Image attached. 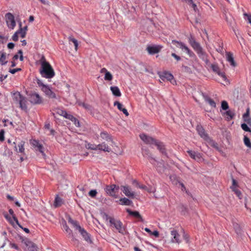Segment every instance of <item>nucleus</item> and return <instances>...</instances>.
<instances>
[{
  "label": "nucleus",
  "mask_w": 251,
  "mask_h": 251,
  "mask_svg": "<svg viewBox=\"0 0 251 251\" xmlns=\"http://www.w3.org/2000/svg\"><path fill=\"white\" fill-rule=\"evenodd\" d=\"M41 68L40 73L42 76L46 78H51L55 75V72L50 64L43 56L40 59Z\"/></svg>",
  "instance_id": "f257e3e1"
},
{
  "label": "nucleus",
  "mask_w": 251,
  "mask_h": 251,
  "mask_svg": "<svg viewBox=\"0 0 251 251\" xmlns=\"http://www.w3.org/2000/svg\"><path fill=\"white\" fill-rule=\"evenodd\" d=\"M13 100L14 103L18 104L22 110L25 112L27 111V100L20 92H16L13 93Z\"/></svg>",
  "instance_id": "f03ea898"
},
{
  "label": "nucleus",
  "mask_w": 251,
  "mask_h": 251,
  "mask_svg": "<svg viewBox=\"0 0 251 251\" xmlns=\"http://www.w3.org/2000/svg\"><path fill=\"white\" fill-rule=\"evenodd\" d=\"M197 130L201 138L206 141H209L211 142V146L214 148H218V144L210 139L207 134L205 132V130L201 126H197Z\"/></svg>",
  "instance_id": "7ed1b4c3"
},
{
  "label": "nucleus",
  "mask_w": 251,
  "mask_h": 251,
  "mask_svg": "<svg viewBox=\"0 0 251 251\" xmlns=\"http://www.w3.org/2000/svg\"><path fill=\"white\" fill-rule=\"evenodd\" d=\"M107 219H109V223L111 226H113L119 232L124 234L125 232V229L123 226V223L118 220H115L114 218L108 217Z\"/></svg>",
  "instance_id": "20e7f679"
},
{
  "label": "nucleus",
  "mask_w": 251,
  "mask_h": 251,
  "mask_svg": "<svg viewBox=\"0 0 251 251\" xmlns=\"http://www.w3.org/2000/svg\"><path fill=\"white\" fill-rule=\"evenodd\" d=\"M172 43L176 47L181 49L182 50L185 51L190 57H193L195 56L194 53L191 51L189 49V48L186 46L183 43L175 40H172Z\"/></svg>",
  "instance_id": "39448f33"
},
{
  "label": "nucleus",
  "mask_w": 251,
  "mask_h": 251,
  "mask_svg": "<svg viewBox=\"0 0 251 251\" xmlns=\"http://www.w3.org/2000/svg\"><path fill=\"white\" fill-rule=\"evenodd\" d=\"M195 51L197 52L200 58L205 61L206 63L208 62V54L204 51L201 45H199L194 49Z\"/></svg>",
  "instance_id": "423d86ee"
},
{
  "label": "nucleus",
  "mask_w": 251,
  "mask_h": 251,
  "mask_svg": "<svg viewBox=\"0 0 251 251\" xmlns=\"http://www.w3.org/2000/svg\"><path fill=\"white\" fill-rule=\"evenodd\" d=\"M119 189V187L115 184L106 186L105 190L106 193L110 196L117 198V193Z\"/></svg>",
  "instance_id": "0eeeda50"
},
{
  "label": "nucleus",
  "mask_w": 251,
  "mask_h": 251,
  "mask_svg": "<svg viewBox=\"0 0 251 251\" xmlns=\"http://www.w3.org/2000/svg\"><path fill=\"white\" fill-rule=\"evenodd\" d=\"M159 77L163 81L166 80L169 81L173 85L176 84V81L174 79L173 75L168 72L159 73Z\"/></svg>",
  "instance_id": "6e6552de"
},
{
  "label": "nucleus",
  "mask_w": 251,
  "mask_h": 251,
  "mask_svg": "<svg viewBox=\"0 0 251 251\" xmlns=\"http://www.w3.org/2000/svg\"><path fill=\"white\" fill-rule=\"evenodd\" d=\"M5 19L8 27L14 29L16 26V22L13 15L11 13H7L5 14Z\"/></svg>",
  "instance_id": "1a4fd4ad"
},
{
  "label": "nucleus",
  "mask_w": 251,
  "mask_h": 251,
  "mask_svg": "<svg viewBox=\"0 0 251 251\" xmlns=\"http://www.w3.org/2000/svg\"><path fill=\"white\" fill-rule=\"evenodd\" d=\"M140 139L146 144L152 145L155 144V142L156 141V139L153 138V137L148 136L145 133L140 134Z\"/></svg>",
  "instance_id": "9d476101"
},
{
  "label": "nucleus",
  "mask_w": 251,
  "mask_h": 251,
  "mask_svg": "<svg viewBox=\"0 0 251 251\" xmlns=\"http://www.w3.org/2000/svg\"><path fill=\"white\" fill-rule=\"evenodd\" d=\"M163 48L161 45L149 46L147 48V50L150 54H154L160 51Z\"/></svg>",
  "instance_id": "9b49d317"
},
{
  "label": "nucleus",
  "mask_w": 251,
  "mask_h": 251,
  "mask_svg": "<svg viewBox=\"0 0 251 251\" xmlns=\"http://www.w3.org/2000/svg\"><path fill=\"white\" fill-rule=\"evenodd\" d=\"M61 115L73 122L75 126L79 127L80 126L79 121L77 120V119L74 117L72 115L68 114L66 111L61 112Z\"/></svg>",
  "instance_id": "f8f14e48"
},
{
  "label": "nucleus",
  "mask_w": 251,
  "mask_h": 251,
  "mask_svg": "<svg viewBox=\"0 0 251 251\" xmlns=\"http://www.w3.org/2000/svg\"><path fill=\"white\" fill-rule=\"evenodd\" d=\"M29 101L31 103L36 104H40L42 102V98L39 94L36 93H33L30 95L29 97Z\"/></svg>",
  "instance_id": "ddd939ff"
},
{
  "label": "nucleus",
  "mask_w": 251,
  "mask_h": 251,
  "mask_svg": "<svg viewBox=\"0 0 251 251\" xmlns=\"http://www.w3.org/2000/svg\"><path fill=\"white\" fill-rule=\"evenodd\" d=\"M30 144L36 151H39L43 155H45V153L43 151V147L41 144L39 143L38 140L34 139L30 141Z\"/></svg>",
  "instance_id": "4468645a"
},
{
  "label": "nucleus",
  "mask_w": 251,
  "mask_h": 251,
  "mask_svg": "<svg viewBox=\"0 0 251 251\" xmlns=\"http://www.w3.org/2000/svg\"><path fill=\"white\" fill-rule=\"evenodd\" d=\"M121 190L127 197L131 198H134L135 193L132 191L131 188L129 186H121Z\"/></svg>",
  "instance_id": "2eb2a0df"
},
{
  "label": "nucleus",
  "mask_w": 251,
  "mask_h": 251,
  "mask_svg": "<svg viewBox=\"0 0 251 251\" xmlns=\"http://www.w3.org/2000/svg\"><path fill=\"white\" fill-rule=\"evenodd\" d=\"M171 235L172 236V242L173 243H177L179 244L181 242L180 235L176 230H172L171 231Z\"/></svg>",
  "instance_id": "dca6fc26"
},
{
  "label": "nucleus",
  "mask_w": 251,
  "mask_h": 251,
  "mask_svg": "<svg viewBox=\"0 0 251 251\" xmlns=\"http://www.w3.org/2000/svg\"><path fill=\"white\" fill-rule=\"evenodd\" d=\"M24 244L27 247L29 251H37L38 248L36 245L28 239L25 240Z\"/></svg>",
  "instance_id": "f3484780"
},
{
  "label": "nucleus",
  "mask_w": 251,
  "mask_h": 251,
  "mask_svg": "<svg viewBox=\"0 0 251 251\" xmlns=\"http://www.w3.org/2000/svg\"><path fill=\"white\" fill-rule=\"evenodd\" d=\"M42 91H43L46 95L49 98L55 99V94L49 88V86H44L42 88Z\"/></svg>",
  "instance_id": "a211bd4d"
},
{
  "label": "nucleus",
  "mask_w": 251,
  "mask_h": 251,
  "mask_svg": "<svg viewBox=\"0 0 251 251\" xmlns=\"http://www.w3.org/2000/svg\"><path fill=\"white\" fill-rule=\"evenodd\" d=\"M154 145L157 147V149L162 154L164 155L167 154L166 148L163 143L157 140L155 142Z\"/></svg>",
  "instance_id": "6ab92c4d"
},
{
  "label": "nucleus",
  "mask_w": 251,
  "mask_h": 251,
  "mask_svg": "<svg viewBox=\"0 0 251 251\" xmlns=\"http://www.w3.org/2000/svg\"><path fill=\"white\" fill-rule=\"evenodd\" d=\"M93 150H100L103 151H104L110 152L111 151V149L108 147V146L105 143H102L96 146L95 148H93Z\"/></svg>",
  "instance_id": "aec40b11"
},
{
  "label": "nucleus",
  "mask_w": 251,
  "mask_h": 251,
  "mask_svg": "<svg viewBox=\"0 0 251 251\" xmlns=\"http://www.w3.org/2000/svg\"><path fill=\"white\" fill-rule=\"evenodd\" d=\"M79 232L80 233L81 235L82 236L84 239L87 241L88 243H91L92 241L91 240L90 235L89 233L84 229L83 228H81L79 229Z\"/></svg>",
  "instance_id": "412c9836"
},
{
  "label": "nucleus",
  "mask_w": 251,
  "mask_h": 251,
  "mask_svg": "<svg viewBox=\"0 0 251 251\" xmlns=\"http://www.w3.org/2000/svg\"><path fill=\"white\" fill-rule=\"evenodd\" d=\"M126 212L128 213V214L130 216H132L137 219H138L140 221L143 222V219L142 217L140 214L139 212L136 211H132L130 209H126Z\"/></svg>",
  "instance_id": "4be33fe9"
},
{
  "label": "nucleus",
  "mask_w": 251,
  "mask_h": 251,
  "mask_svg": "<svg viewBox=\"0 0 251 251\" xmlns=\"http://www.w3.org/2000/svg\"><path fill=\"white\" fill-rule=\"evenodd\" d=\"M226 60L230 63V65L235 67L236 65V62L234 61L233 54L230 52L226 53Z\"/></svg>",
  "instance_id": "5701e85b"
},
{
  "label": "nucleus",
  "mask_w": 251,
  "mask_h": 251,
  "mask_svg": "<svg viewBox=\"0 0 251 251\" xmlns=\"http://www.w3.org/2000/svg\"><path fill=\"white\" fill-rule=\"evenodd\" d=\"M114 106H117L118 109L122 111L126 116H128L129 115V113L127 112V110L124 107H123V105L122 103L118 101H116L114 103Z\"/></svg>",
  "instance_id": "b1692460"
},
{
  "label": "nucleus",
  "mask_w": 251,
  "mask_h": 251,
  "mask_svg": "<svg viewBox=\"0 0 251 251\" xmlns=\"http://www.w3.org/2000/svg\"><path fill=\"white\" fill-rule=\"evenodd\" d=\"M19 25L20 29L16 32H18V35L19 34L22 38H24L25 37L26 31L27 30V26H25L24 27L22 28L21 23H20Z\"/></svg>",
  "instance_id": "393cba45"
},
{
  "label": "nucleus",
  "mask_w": 251,
  "mask_h": 251,
  "mask_svg": "<svg viewBox=\"0 0 251 251\" xmlns=\"http://www.w3.org/2000/svg\"><path fill=\"white\" fill-rule=\"evenodd\" d=\"M243 119L247 124L251 125V118L250 117V109L248 108L246 112L243 115Z\"/></svg>",
  "instance_id": "a878e982"
},
{
  "label": "nucleus",
  "mask_w": 251,
  "mask_h": 251,
  "mask_svg": "<svg viewBox=\"0 0 251 251\" xmlns=\"http://www.w3.org/2000/svg\"><path fill=\"white\" fill-rule=\"evenodd\" d=\"M187 152L190 156L195 160H199L201 158V155L200 153L191 150L187 151Z\"/></svg>",
  "instance_id": "bb28decb"
},
{
  "label": "nucleus",
  "mask_w": 251,
  "mask_h": 251,
  "mask_svg": "<svg viewBox=\"0 0 251 251\" xmlns=\"http://www.w3.org/2000/svg\"><path fill=\"white\" fill-rule=\"evenodd\" d=\"M189 43L191 46V47L193 48V49H194L198 46H199L200 44L199 43L197 42L194 37L192 35H190L188 39Z\"/></svg>",
  "instance_id": "cd10ccee"
},
{
  "label": "nucleus",
  "mask_w": 251,
  "mask_h": 251,
  "mask_svg": "<svg viewBox=\"0 0 251 251\" xmlns=\"http://www.w3.org/2000/svg\"><path fill=\"white\" fill-rule=\"evenodd\" d=\"M25 142L23 141H20L18 144V148H19L18 151L17 147H15L16 150L17 152L24 154L25 152Z\"/></svg>",
  "instance_id": "c85d7f7f"
},
{
  "label": "nucleus",
  "mask_w": 251,
  "mask_h": 251,
  "mask_svg": "<svg viewBox=\"0 0 251 251\" xmlns=\"http://www.w3.org/2000/svg\"><path fill=\"white\" fill-rule=\"evenodd\" d=\"M110 90L113 95L116 97H120L121 96V93L117 86H111L110 87Z\"/></svg>",
  "instance_id": "c756f323"
},
{
  "label": "nucleus",
  "mask_w": 251,
  "mask_h": 251,
  "mask_svg": "<svg viewBox=\"0 0 251 251\" xmlns=\"http://www.w3.org/2000/svg\"><path fill=\"white\" fill-rule=\"evenodd\" d=\"M63 200L61 198L58 197V196H56V197H55L54 201L53 206L55 207H60V206H61V205L63 204Z\"/></svg>",
  "instance_id": "7c9ffc66"
},
{
  "label": "nucleus",
  "mask_w": 251,
  "mask_h": 251,
  "mask_svg": "<svg viewBox=\"0 0 251 251\" xmlns=\"http://www.w3.org/2000/svg\"><path fill=\"white\" fill-rule=\"evenodd\" d=\"M120 201L121 202L120 204L122 205H130L132 203L131 201L126 198H121Z\"/></svg>",
  "instance_id": "2f4dec72"
},
{
  "label": "nucleus",
  "mask_w": 251,
  "mask_h": 251,
  "mask_svg": "<svg viewBox=\"0 0 251 251\" xmlns=\"http://www.w3.org/2000/svg\"><path fill=\"white\" fill-rule=\"evenodd\" d=\"M205 101L207 102L212 107L215 108L216 106V104L215 102L211 99L210 98L205 96L204 97Z\"/></svg>",
  "instance_id": "473e14b6"
},
{
  "label": "nucleus",
  "mask_w": 251,
  "mask_h": 251,
  "mask_svg": "<svg viewBox=\"0 0 251 251\" xmlns=\"http://www.w3.org/2000/svg\"><path fill=\"white\" fill-rule=\"evenodd\" d=\"M100 136L103 139L106 140L107 141H111V138L108 133L106 131L101 132L100 134Z\"/></svg>",
  "instance_id": "72a5a7b5"
},
{
  "label": "nucleus",
  "mask_w": 251,
  "mask_h": 251,
  "mask_svg": "<svg viewBox=\"0 0 251 251\" xmlns=\"http://www.w3.org/2000/svg\"><path fill=\"white\" fill-rule=\"evenodd\" d=\"M6 63L5 53L0 52V64L1 65H3L6 64Z\"/></svg>",
  "instance_id": "f704fd0d"
},
{
  "label": "nucleus",
  "mask_w": 251,
  "mask_h": 251,
  "mask_svg": "<svg viewBox=\"0 0 251 251\" xmlns=\"http://www.w3.org/2000/svg\"><path fill=\"white\" fill-rule=\"evenodd\" d=\"M230 188L231 189L232 191L234 192V193L239 199L241 200L242 199V194L239 190L235 188V187H230Z\"/></svg>",
  "instance_id": "c9c22d12"
},
{
  "label": "nucleus",
  "mask_w": 251,
  "mask_h": 251,
  "mask_svg": "<svg viewBox=\"0 0 251 251\" xmlns=\"http://www.w3.org/2000/svg\"><path fill=\"white\" fill-rule=\"evenodd\" d=\"M69 222L71 223L75 228L76 229L79 230L80 229L81 227L79 225L78 223L76 221H74L71 219L69 220Z\"/></svg>",
  "instance_id": "e433bc0d"
},
{
  "label": "nucleus",
  "mask_w": 251,
  "mask_h": 251,
  "mask_svg": "<svg viewBox=\"0 0 251 251\" xmlns=\"http://www.w3.org/2000/svg\"><path fill=\"white\" fill-rule=\"evenodd\" d=\"M68 39H69V42H72L74 44L75 48V51H77V49H78V42H77V40H76L75 39L73 38L72 36L69 37Z\"/></svg>",
  "instance_id": "4c0bfd02"
},
{
  "label": "nucleus",
  "mask_w": 251,
  "mask_h": 251,
  "mask_svg": "<svg viewBox=\"0 0 251 251\" xmlns=\"http://www.w3.org/2000/svg\"><path fill=\"white\" fill-rule=\"evenodd\" d=\"M244 143L247 147L251 149V143L250 140L246 135H244Z\"/></svg>",
  "instance_id": "58836bf2"
},
{
  "label": "nucleus",
  "mask_w": 251,
  "mask_h": 251,
  "mask_svg": "<svg viewBox=\"0 0 251 251\" xmlns=\"http://www.w3.org/2000/svg\"><path fill=\"white\" fill-rule=\"evenodd\" d=\"M133 184H135L136 187H138L140 189L147 190L148 191V190L147 189V187L145 185H143V184H140L136 180H134L133 181Z\"/></svg>",
  "instance_id": "ea45409f"
},
{
  "label": "nucleus",
  "mask_w": 251,
  "mask_h": 251,
  "mask_svg": "<svg viewBox=\"0 0 251 251\" xmlns=\"http://www.w3.org/2000/svg\"><path fill=\"white\" fill-rule=\"evenodd\" d=\"M13 218H14V220H15V222L16 223V224L19 226L20 227L22 228L26 233H29V230L27 228L23 227L22 226H21L20 225L19 221L16 217L13 216Z\"/></svg>",
  "instance_id": "a19ab883"
},
{
  "label": "nucleus",
  "mask_w": 251,
  "mask_h": 251,
  "mask_svg": "<svg viewBox=\"0 0 251 251\" xmlns=\"http://www.w3.org/2000/svg\"><path fill=\"white\" fill-rule=\"evenodd\" d=\"M113 79V76L112 74L109 72H106L105 74L104 79L105 80L110 81Z\"/></svg>",
  "instance_id": "79ce46f5"
},
{
  "label": "nucleus",
  "mask_w": 251,
  "mask_h": 251,
  "mask_svg": "<svg viewBox=\"0 0 251 251\" xmlns=\"http://www.w3.org/2000/svg\"><path fill=\"white\" fill-rule=\"evenodd\" d=\"M4 217L9 222L10 224H11L12 225H13L14 221H15L14 218H12L10 216H9L7 214H5Z\"/></svg>",
  "instance_id": "37998d69"
},
{
  "label": "nucleus",
  "mask_w": 251,
  "mask_h": 251,
  "mask_svg": "<svg viewBox=\"0 0 251 251\" xmlns=\"http://www.w3.org/2000/svg\"><path fill=\"white\" fill-rule=\"evenodd\" d=\"M241 127L244 131L251 132V129L248 127L247 123L242 124Z\"/></svg>",
  "instance_id": "c03bdc74"
},
{
  "label": "nucleus",
  "mask_w": 251,
  "mask_h": 251,
  "mask_svg": "<svg viewBox=\"0 0 251 251\" xmlns=\"http://www.w3.org/2000/svg\"><path fill=\"white\" fill-rule=\"evenodd\" d=\"M221 107L222 108L225 110L228 109L229 108L227 102L225 100H224L222 102Z\"/></svg>",
  "instance_id": "a18cd8bd"
},
{
  "label": "nucleus",
  "mask_w": 251,
  "mask_h": 251,
  "mask_svg": "<svg viewBox=\"0 0 251 251\" xmlns=\"http://www.w3.org/2000/svg\"><path fill=\"white\" fill-rule=\"evenodd\" d=\"M211 67L214 72L218 74L220 72V69L217 64H212Z\"/></svg>",
  "instance_id": "49530a36"
},
{
  "label": "nucleus",
  "mask_w": 251,
  "mask_h": 251,
  "mask_svg": "<svg viewBox=\"0 0 251 251\" xmlns=\"http://www.w3.org/2000/svg\"><path fill=\"white\" fill-rule=\"evenodd\" d=\"M245 20H247L248 22L251 24V14H249L246 13L243 14Z\"/></svg>",
  "instance_id": "de8ad7c7"
},
{
  "label": "nucleus",
  "mask_w": 251,
  "mask_h": 251,
  "mask_svg": "<svg viewBox=\"0 0 251 251\" xmlns=\"http://www.w3.org/2000/svg\"><path fill=\"white\" fill-rule=\"evenodd\" d=\"M97 194V191L96 190H91L89 192V195L92 198H95Z\"/></svg>",
  "instance_id": "09e8293b"
},
{
  "label": "nucleus",
  "mask_w": 251,
  "mask_h": 251,
  "mask_svg": "<svg viewBox=\"0 0 251 251\" xmlns=\"http://www.w3.org/2000/svg\"><path fill=\"white\" fill-rule=\"evenodd\" d=\"M4 131L3 129L0 131V141L3 142L4 140Z\"/></svg>",
  "instance_id": "8fccbe9b"
},
{
  "label": "nucleus",
  "mask_w": 251,
  "mask_h": 251,
  "mask_svg": "<svg viewBox=\"0 0 251 251\" xmlns=\"http://www.w3.org/2000/svg\"><path fill=\"white\" fill-rule=\"evenodd\" d=\"M63 227H64V228L65 230V231L68 233H69V234H72V230L70 229L69 226L66 224L63 226Z\"/></svg>",
  "instance_id": "3c124183"
},
{
  "label": "nucleus",
  "mask_w": 251,
  "mask_h": 251,
  "mask_svg": "<svg viewBox=\"0 0 251 251\" xmlns=\"http://www.w3.org/2000/svg\"><path fill=\"white\" fill-rule=\"evenodd\" d=\"M218 75L220 76H221V77L223 78V79L224 80H225H225H226V75H225V73H224V72H221L220 71L219 73H218Z\"/></svg>",
  "instance_id": "603ef678"
},
{
  "label": "nucleus",
  "mask_w": 251,
  "mask_h": 251,
  "mask_svg": "<svg viewBox=\"0 0 251 251\" xmlns=\"http://www.w3.org/2000/svg\"><path fill=\"white\" fill-rule=\"evenodd\" d=\"M225 114H226V115H227L228 117H229V119H231L233 118V114L230 110L226 111Z\"/></svg>",
  "instance_id": "864d4df0"
},
{
  "label": "nucleus",
  "mask_w": 251,
  "mask_h": 251,
  "mask_svg": "<svg viewBox=\"0 0 251 251\" xmlns=\"http://www.w3.org/2000/svg\"><path fill=\"white\" fill-rule=\"evenodd\" d=\"M21 70V69L20 68H16V69H10L9 72L11 73L12 74H14L16 72L20 71Z\"/></svg>",
  "instance_id": "5fc2aeb1"
},
{
  "label": "nucleus",
  "mask_w": 251,
  "mask_h": 251,
  "mask_svg": "<svg viewBox=\"0 0 251 251\" xmlns=\"http://www.w3.org/2000/svg\"><path fill=\"white\" fill-rule=\"evenodd\" d=\"M12 40L14 41H17L18 40V32H16L12 36Z\"/></svg>",
  "instance_id": "6e6d98bb"
},
{
  "label": "nucleus",
  "mask_w": 251,
  "mask_h": 251,
  "mask_svg": "<svg viewBox=\"0 0 251 251\" xmlns=\"http://www.w3.org/2000/svg\"><path fill=\"white\" fill-rule=\"evenodd\" d=\"M171 55H172V56L174 57L175 58V59H176L177 61H180L181 59L180 57L178 55H176L175 53H172Z\"/></svg>",
  "instance_id": "4d7b16f0"
},
{
  "label": "nucleus",
  "mask_w": 251,
  "mask_h": 251,
  "mask_svg": "<svg viewBox=\"0 0 251 251\" xmlns=\"http://www.w3.org/2000/svg\"><path fill=\"white\" fill-rule=\"evenodd\" d=\"M37 84L39 85V86L41 87L42 90L44 86H48L47 85L44 84L40 80H38Z\"/></svg>",
  "instance_id": "13d9d810"
},
{
  "label": "nucleus",
  "mask_w": 251,
  "mask_h": 251,
  "mask_svg": "<svg viewBox=\"0 0 251 251\" xmlns=\"http://www.w3.org/2000/svg\"><path fill=\"white\" fill-rule=\"evenodd\" d=\"M184 239L186 241V242L188 243L189 242V236L187 234H186L184 232L183 235Z\"/></svg>",
  "instance_id": "bf43d9fd"
},
{
  "label": "nucleus",
  "mask_w": 251,
  "mask_h": 251,
  "mask_svg": "<svg viewBox=\"0 0 251 251\" xmlns=\"http://www.w3.org/2000/svg\"><path fill=\"white\" fill-rule=\"evenodd\" d=\"M7 77V75H3L0 73V80L2 82Z\"/></svg>",
  "instance_id": "052dcab7"
},
{
  "label": "nucleus",
  "mask_w": 251,
  "mask_h": 251,
  "mask_svg": "<svg viewBox=\"0 0 251 251\" xmlns=\"http://www.w3.org/2000/svg\"><path fill=\"white\" fill-rule=\"evenodd\" d=\"M179 183L180 185L181 186V190L182 191H185L186 193H187V191L186 188L185 187L184 185L181 182H179Z\"/></svg>",
  "instance_id": "680f3d73"
},
{
  "label": "nucleus",
  "mask_w": 251,
  "mask_h": 251,
  "mask_svg": "<svg viewBox=\"0 0 251 251\" xmlns=\"http://www.w3.org/2000/svg\"><path fill=\"white\" fill-rule=\"evenodd\" d=\"M151 235H153L154 236H155L156 237H158L159 236V232L158 231L155 230L151 232Z\"/></svg>",
  "instance_id": "e2e57ef3"
},
{
  "label": "nucleus",
  "mask_w": 251,
  "mask_h": 251,
  "mask_svg": "<svg viewBox=\"0 0 251 251\" xmlns=\"http://www.w3.org/2000/svg\"><path fill=\"white\" fill-rule=\"evenodd\" d=\"M14 46H15V45L13 43H9L7 45V47L9 49H13Z\"/></svg>",
  "instance_id": "0e129e2a"
},
{
  "label": "nucleus",
  "mask_w": 251,
  "mask_h": 251,
  "mask_svg": "<svg viewBox=\"0 0 251 251\" xmlns=\"http://www.w3.org/2000/svg\"><path fill=\"white\" fill-rule=\"evenodd\" d=\"M18 53L20 54V60L21 61H23L24 60V58H23V51L22 50H19V51H18Z\"/></svg>",
  "instance_id": "69168bd1"
},
{
  "label": "nucleus",
  "mask_w": 251,
  "mask_h": 251,
  "mask_svg": "<svg viewBox=\"0 0 251 251\" xmlns=\"http://www.w3.org/2000/svg\"><path fill=\"white\" fill-rule=\"evenodd\" d=\"M237 186V182L234 179H232V185L231 187H236Z\"/></svg>",
  "instance_id": "338daca9"
},
{
  "label": "nucleus",
  "mask_w": 251,
  "mask_h": 251,
  "mask_svg": "<svg viewBox=\"0 0 251 251\" xmlns=\"http://www.w3.org/2000/svg\"><path fill=\"white\" fill-rule=\"evenodd\" d=\"M8 211H9V214H10L11 215H12V217H13V216L16 217V216H15V215H14V211H13V210L12 209H9Z\"/></svg>",
  "instance_id": "774afa93"
}]
</instances>
